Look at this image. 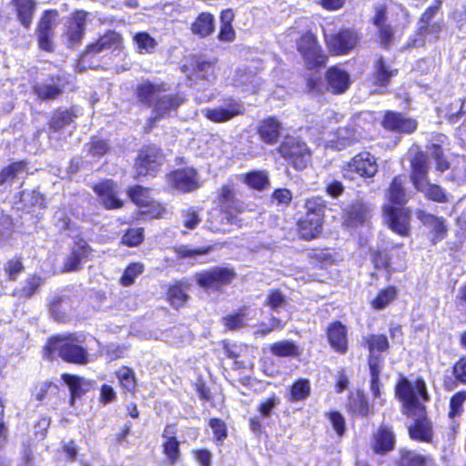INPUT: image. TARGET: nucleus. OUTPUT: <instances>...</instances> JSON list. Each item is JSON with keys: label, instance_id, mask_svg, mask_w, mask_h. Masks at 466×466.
<instances>
[{"label": "nucleus", "instance_id": "obj_20", "mask_svg": "<svg viewBox=\"0 0 466 466\" xmlns=\"http://www.w3.org/2000/svg\"><path fill=\"white\" fill-rule=\"evenodd\" d=\"M92 189L105 209L114 210L124 207V201L117 196V185L113 179L107 178L95 183Z\"/></svg>", "mask_w": 466, "mask_h": 466}, {"label": "nucleus", "instance_id": "obj_25", "mask_svg": "<svg viewBox=\"0 0 466 466\" xmlns=\"http://www.w3.org/2000/svg\"><path fill=\"white\" fill-rule=\"evenodd\" d=\"M326 89L333 95L344 94L350 86L349 72L338 65L329 66L325 74Z\"/></svg>", "mask_w": 466, "mask_h": 466}, {"label": "nucleus", "instance_id": "obj_52", "mask_svg": "<svg viewBox=\"0 0 466 466\" xmlns=\"http://www.w3.org/2000/svg\"><path fill=\"white\" fill-rule=\"evenodd\" d=\"M27 161L25 159L12 161L0 169V186L13 184L18 176L27 169Z\"/></svg>", "mask_w": 466, "mask_h": 466}, {"label": "nucleus", "instance_id": "obj_45", "mask_svg": "<svg viewBox=\"0 0 466 466\" xmlns=\"http://www.w3.org/2000/svg\"><path fill=\"white\" fill-rule=\"evenodd\" d=\"M369 370L370 374V391L375 399H380L381 396L380 377L383 367V357L381 356H371L368 357L367 360Z\"/></svg>", "mask_w": 466, "mask_h": 466}, {"label": "nucleus", "instance_id": "obj_4", "mask_svg": "<svg viewBox=\"0 0 466 466\" xmlns=\"http://www.w3.org/2000/svg\"><path fill=\"white\" fill-rule=\"evenodd\" d=\"M295 50L307 71L319 72L329 64V54L311 29H307L299 35L295 40Z\"/></svg>", "mask_w": 466, "mask_h": 466}, {"label": "nucleus", "instance_id": "obj_29", "mask_svg": "<svg viewBox=\"0 0 466 466\" xmlns=\"http://www.w3.org/2000/svg\"><path fill=\"white\" fill-rule=\"evenodd\" d=\"M92 248L83 238L75 240V245L71 248L67 257L63 264L64 272L77 271L81 268L82 261L89 257Z\"/></svg>", "mask_w": 466, "mask_h": 466}, {"label": "nucleus", "instance_id": "obj_7", "mask_svg": "<svg viewBox=\"0 0 466 466\" xmlns=\"http://www.w3.org/2000/svg\"><path fill=\"white\" fill-rule=\"evenodd\" d=\"M275 150L296 171L305 170L312 160V151L300 137L285 136Z\"/></svg>", "mask_w": 466, "mask_h": 466}, {"label": "nucleus", "instance_id": "obj_42", "mask_svg": "<svg viewBox=\"0 0 466 466\" xmlns=\"http://www.w3.org/2000/svg\"><path fill=\"white\" fill-rule=\"evenodd\" d=\"M121 392L134 396L137 392V380L134 370L128 366H121L115 371Z\"/></svg>", "mask_w": 466, "mask_h": 466}, {"label": "nucleus", "instance_id": "obj_53", "mask_svg": "<svg viewBox=\"0 0 466 466\" xmlns=\"http://www.w3.org/2000/svg\"><path fill=\"white\" fill-rule=\"evenodd\" d=\"M362 344L370 353L368 357L380 356L376 353L386 352L390 347L388 337L382 333L370 334L364 337Z\"/></svg>", "mask_w": 466, "mask_h": 466}, {"label": "nucleus", "instance_id": "obj_9", "mask_svg": "<svg viewBox=\"0 0 466 466\" xmlns=\"http://www.w3.org/2000/svg\"><path fill=\"white\" fill-rule=\"evenodd\" d=\"M379 171L376 157L370 151H360L350 157L341 167L343 178L355 180L356 178H373Z\"/></svg>", "mask_w": 466, "mask_h": 466}, {"label": "nucleus", "instance_id": "obj_22", "mask_svg": "<svg viewBox=\"0 0 466 466\" xmlns=\"http://www.w3.org/2000/svg\"><path fill=\"white\" fill-rule=\"evenodd\" d=\"M283 130V124L277 116H268L257 124L255 134L260 142L274 146L279 143Z\"/></svg>", "mask_w": 466, "mask_h": 466}, {"label": "nucleus", "instance_id": "obj_6", "mask_svg": "<svg viewBox=\"0 0 466 466\" xmlns=\"http://www.w3.org/2000/svg\"><path fill=\"white\" fill-rule=\"evenodd\" d=\"M166 155L163 149L155 143L143 145L137 152L133 161V178L156 177L164 165Z\"/></svg>", "mask_w": 466, "mask_h": 466}, {"label": "nucleus", "instance_id": "obj_51", "mask_svg": "<svg viewBox=\"0 0 466 466\" xmlns=\"http://www.w3.org/2000/svg\"><path fill=\"white\" fill-rule=\"evenodd\" d=\"M241 181L249 188L263 191L269 187L270 181L265 170H252L241 175Z\"/></svg>", "mask_w": 466, "mask_h": 466}, {"label": "nucleus", "instance_id": "obj_23", "mask_svg": "<svg viewBox=\"0 0 466 466\" xmlns=\"http://www.w3.org/2000/svg\"><path fill=\"white\" fill-rule=\"evenodd\" d=\"M381 126L384 129L400 134H412L418 127V122L400 112L387 110L384 112Z\"/></svg>", "mask_w": 466, "mask_h": 466}, {"label": "nucleus", "instance_id": "obj_16", "mask_svg": "<svg viewBox=\"0 0 466 466\" xmlns=\"http://www.w3.org/2000/svg\"><path fill=\"white\" fill-rule=\"evenodd\" d=\"M168 185L180 193H189L200 187L198 170L193 167L175 168L166 175Z\"/></svg>", "mask_w": 466, "mask_h": 466}, {"label": "nucleus", "instance_id": "obj_3", "mask_svg": "<svg viewBox=\"0 0 466 466\" xmlns=\"http://www.w3.org/2000/svg\"><path fill=\"white\" fill-rule=\"evenodd\" d=\"M295 50L307 71L319 72L329 64V54L311 29H307L299 35L295 40Z\"/></svg>", "mask_w": 466, "mask_h": 466}, {"label": "nucleus", "instance_id": "obj_1", "mask_svg": "<svg viewBox=\"0 0 466 466\" xmlns=\"http://www.w3.org/2000/svg\"><path fill=\"white\" fill-rule=\"evenodd\" d=\"M395 395L402 403L403 414L413 418L408 427L410 439L417 442L432 443L433 422L428 415L426 406L419 401V398L424 402L430 400L424 379L418 377L411 384L406 377H400L395 386Z\"/></svg>", "mask_w": 466, "mask_h": 466}, {"label": "nucleus", "instance_id": "obj_48", "mask_svg": "<svg viewBox=\"0 0 466 466\" xmlns=\"http://www.w3.org/2000/svg\"><path fill=\"white\" fill-rule=\"evenodd\" d=\"M76 117V113L73 107L68 109L56 108L48 120V127L54 132H58L73 123Z\"/></svg>", "mask_w": 466, "mask_h": 466}, {"label": "nucleus", "instance_id": "obj_13", "mask_svg": "<svg viewBox=\"0 0 466 466\" xmlns=\"http://www.w3.org/2000/svg\"><path fill=\"white\" fill-rule=\"evenodd\" d=\"M236 276L234 268L216 266L197 273L195 279L202 289L220 290L223 287L230 285Z\"/></svg>", "mask_w": 466, "mask_h": 466}, {"label": "nucleus", "instance_id": "obj_64", "mask_svg": "<svg viewBox=\"0 0 466 466\" xmlns=\"http://www.w3.org/2000/svg\"><path fill=\"white\" fill-rule=\"evenodd\" d=\"M139 53L150 54L156 48L157 43L147 32H137L133 36Z\"/></svg>", "mask_w": 466, "mask_h": 466}, {"label": "nucleus", "instance_id": "obj_8", "mask_svg": "<svg viewBox=\"0 0 466 466\" xmlns=\"http://www.w3.org/2000/svg\"><path fill=\"white\" fill-rule=\"evenodd\" d=\"M215 201L228 224L241 227L238 214L243 213L246 207L237 198L236 184L232 180H228L218 188Z\"/></svg>", "mask_w": 466, "mask_h": 466}, {"label": "nucleus", "instance_id": "obj_31", "mask_svg": "<svg viewBox=\"0 0 466 466\" xmlns=\"http://www.w3.org/2000/svg\"><path fill=\"white\" fill-rule=\"evenodd\" d=\"M395 466H439L430 454H423L417 450L401 448L395 461Z\"/></svg>", "mask_w": 466, "mask_h": 466}, {"label": "nucleus", "instance_id": "obj_35", "mask_svg": "<svg viewBox=\"0 0 466 466\" xmlns=\"http://www.w3.org/2000/svg\"><path fill=\"white\" fill-rule=\"evenodd\" d=\"M189 287L190 284L187 280H176L168 285L166 289V299L170 306L175 309L184 307L189 299Z\"/></svg>", "mask_w": 466, "mask_h": 466}, {"label": "nucleus", "instance_id": "obj_43", "mask_svg": "<svg viewBox=\"0 0 466 466\" xmlns=\"http://www.w3.org/2000/svg\"><path fill=\"white\" fill-rule=\"evenodd\" d=\"M452 378L443 380V388L452 390L459 385H466V356H461L451 366Z\"/></svg>", "mask_w": 466, "mask_h": 466}, {"label": "nucleus", "instance_id": "obj_12", "mask_svg": "<svg viewBox=\"0 0 466 466\" xmlns=\"http://www.w3.org/2000/svg\"><path fill=\"white\" fill-rule=\"evenodd\" d=\"M323 39L329 56H341L350 54L358 46L360 35L354 28L342 27L333 34H323Z\"/></svg>", "mask_w": 466, "mask_h": 466}, {"label": "nucleus", "instance_id": "obj_58", "mask_svg": "<svg viewBox=\"0 0 466 466\" xmlns=\"http://www.w3.org/2000/svg\"><path fill=\"white\" fill-rule=\"evenodd\" d=\"M431 158L435 162V168L439 172H445L451 168V164L445 156L444 149L440 144L433 143L429 147Z\"/></svg>", "mask_w": 466, "mask_h": 466}, {"label": "nucleus", "instance_id": "obj_44", "mask_svg": "<svg viewBox=\"0 0 466 466\" xmlns=\"http://www.w3.org/2000/svg\"><path fill=\"white\" fill-rule=\"evenodd\" d=\"M190 30L201 38L209 36L215 30L214 15L209 12H201L192 22Z\"/></svg>", "mask_w": 466, "mask_h": 466}, {"label": "nucleus", "instance_id": "obj_46", "mask_svg": "<svg viewBox=\"0 0 466 466\" xmlns=\"http://www.w3.org/2000/svg\"><path fill=\"white\" fill-rule=\"evenodd\" d=\"M235 15L232 9L228 8L220 12L219 15V30L218 39L221 42H232L236 38V31L233 27V20Z\"/></svg>", "mask_w": 466, "mask_h": 466}, {"label": "nucleus", "instance_id": "obj_24", "mask_svg": "<svg viewBox=\"0 0 466 466\" xmlns=\"http://www.w3.org/2000/svg\"><path fill=\"white\" fill-rule=\"evenodd\" d=\"M49 83L35 85L32 92L40 101L46 102L57 99L66 89L67 84L66 77L61 75H50Z\"/></svg>", "mask_w": 466, "mask_h": 466}, {"label": "nucleus", "instance_id": "obj_34", "mask_svg": "<svg viewBox=\"0 0 466 466\" xmlns=\"http://www.w3.org/2000/svg\"><path fill=\"white\" fill-rule=\"evenodd\" d=\"M61 379L68 386L70 406H75L76 400L81 399L92 387L91 381L78 375L63 373Z\"/></svg>", "mask_w": 466, "mask_h": 466}, {"label": "nucleus", "instance_id": "obj_37", "mask_svg": "<svg viewBox=\"0 0 466 466\" xmlns=\"http://www.w3.org/2000/svg\"><path fill=\"white\" fill-rule=\"evenodd\" d=\"M11 4L15 8L16 18L21 24V25L25 29H29L32 25L34 15L36 11V1L11 0Z\"/></svg>", "mask_w": 466, "mask_h": 466}, {"label": "nucleus", "instance_id": "obj_10", "mask_svg": "<svg viewBox=\"0 0 466 466\" xmlns=\"http://www.w3.org/2000/svg\"><path fill=\"white\" fill-rule=\"evenodd\" d=\"M307 264L300 267L298 272L304 273L306 280L323 282L328 268L334 265L335 258L328 248H315L307 253Z\"/></svg>", "mask_w": 466, "mask_h": 466}, {"label": "nucleus", "instance_id": "obj_56", "mask_svg": "<svg viewBox=\"0 0 466 466\" xmlns=\"http://www.w3.org/2000/svg\"><path fill=\"white\" fill-rule=\"evenodd\" d=\"M424 198L432 202L445 204L449 202V197L446 190L440 185L430 183L429 181L422 186Z\"/></svg>", "mask_w": 466, "mask_h": 466}, {"label": "nucleus", "instance_id": "obj_60", "mask_svg": "<svg viewBox=\"0 0 466 466\" xmlns=\"http://www.w3.org/2000/svg\"><path fill=\"white\" fill-rule=\"evenodd\" d=\"M144 228H127L121 237L120 243L128 248L138 247L145 239Z\"/></svg>", "mask_w": 466, "mask_h": 466}, {"label": "nucleus", "instance_id": "obj_38", "mask_svg": "<svg viewBox=\"0 0 466 466\" xmlns=\"http://www.w3.org/2000/svg\"><path fill=\"white\" fill-rule=\"evenodd\" d=\"M345 221L349 226L358 227L363 225L370 217L369 206L362 201L352 202L345 209Z\"/></svg>", "mask_w": 466, "mask_h": 466}, {"label": "nucleus", "instance_id": "obj_47", "mask_svg": "<svg viewBox=\"0 0 466 466\" xmlns=\"http://www.w3.org/2000/svg\"><path fill=\"white\" fill-rule=\"evenodd\" d=\"M25 271L24 257L21 254L14 255L3 264V272L7 282H16Z\"/></svg>", "mask_w": 466, "mask_h": 466}, {"label": "nucleus", "instance_id": "obj_14", "mask_svg": "<svg viewBox=\"0 0 466 466\" xmlns=\"http://www.w3.org/2000/svg\"><path fill=\"white\" fill-rule=\"evenodd\" d=\"M222 103L220 106L204 109V117L212 123L221 124L245 114L243 103L232 96L224 97Z\"/></svg>", "mask_w": 466, "mask_h": 466}, {"label": "nucleus", "instance_id": "obj_2", "mask_svg": "<svg viewBox=\"0 0 466 466\" xmlns=\"http://www.w3.org/2000/svg\"><path fill=\"white\" fill-rule=\"evenodd\" d=\"M167 90L165 82L155 83L146 79L135 86L134 96L140 106L152 109L154 119H162L168 117L186 101L182 93L165 94Z\"/></svg>", "mask_w": 466, "mask_h": 466}, {"label": "nucleus", "instance_id": "obj_11", "mask_svg": "<svg viewBox=\"0 0 466 466\" xmlns=\"http://www.w3.org/2000/svg\"><path fill=\"white\" fill-rule=\"evenodd\" d=\"M59 12L50 8L42 12L35 28V38L38 48L46 53L56 49V28L58 25Z\"/></svg>", "mask_w": 466, "mask_h": 466}, {"label": "nucleus", "instance_id": "obj_49", "mask_svg": "<svg viewBox=\"0 0 466 466\" xmlns=\"http://www.w3.org/2000/svg\"><path fill=\"white\" fill-rule=\"evenodd\" d=\"M327 201L321 196H312L304 200V216L325 221Z\"/></svg>", "mask_w": 466, "mask_h": 466}, {"label": "nucleus", "instance_id": "obj_30", "mask_svg": "<svg viewBox=\"0 0 466 466\" xmlns=\"http://www.w3.org/2000/svg\"><path fill=\"white\" fill-rule=\"evenodd\" d=\"M325 221L301 215L296 221V233L299 239L311 241L323 234Z\"/></svg>", "mask_w": 466, "mask_h": 466}, {"label": "nucleus", "instance_id": "obj_5", "mask_svg": "<svg viewBox=\"0 0 466 466\" xmlns=\"http://www.w3.org/2000/svg\"><path fill=\"white\" fill-rule=\"evenodd\" d=\"M78 342L74 333L56 334L47 339L45 349L66 363L86 365L90 361V355L87 349Z\"/></svg>", "mask_w": 466, "mask_h": 466}, {"label": "nucleus", "instance_id": "obj_50", "mask_svg": "<svg viewBox=\"0 0 466 466\" xmlns=\"http://www.w3.org/2000/svg\"><path fill=\"white\" fill-rule=\"evenodd\" d=\"M44 282L45 279L41 275L37 273L30 274L25 278L22 286L14 290V294L19 299H29L36 294Z\"/></svg>", "mask_w": 466, "mask_h": 466}, {"label": "nucleus", "instance_id": "obj_57", "mask_svg": "<svg viewBox=\"0 0 466 466\" xmlns=\"http://www.w3.org/2000/svg\"><path fill=\"white\" fill-rule=\"evenodd\" d=\"M144 264L141 262L129 263L119 279V284L123 287H129L135 283L136 279L143 273Z\"/></svg>", "mask_w": 466, "mask_h": 466}, {"label": "nucleus", "instance_id": "obj_55", "mask_svg": "<svg viewBox=\"0 0 466 466\" xmlns=\"http://www.w3.org/2000/svg\"><path fill=\"white\" fill-rule=\"evenodd\" d=\"M374 37L380 48L389 50L395 40L394 26L390 23L376 26Z\"/></svg>", "mask_w": 466, "mask_h": 466}, {"label": "nucleus", "instance_id": "obj_26", "mask_svg": "<svg viewBox=\"0 0 466 466\" xmlns=\"http://www.w3.org/2000/svg\"><path fill=\"white\" fill-rule=\"evenodd\" d=\"M385 205L406 206L410 199V193L407 187L405 176H394L385 190Z\"/></svg>", "mask_w": 466, "mask_h": 466}, {"label": "nucleus", "instance_id": "obj_63", "mask_svg": "<svg viewBox=\"0 0 466 466\" xmlns=\"http://www.w3.org/2000/svg\"><path fill=\"white\" fill-rule=\"evenodd\" d=\"M149 192V187H146L141 185H134L127 189V194L129 199L138 208L145 206L146 202L150 199Z\"/></svg>", "mask_w": 466, "mask_h": 466}, {"label": "nucleus", "instance_id": "obj_39", "mask_svg": "<svg viewBox=\"0 0 466 466\" xmlns=\"http://www.w3.org/2000/svg\"><path fill=\"white\" fill-rule=\"evenodd\" d=\"M311 393V385L308 378L295 380L288 388L286 399L289 403L303 402Z\"/></svg>", "mask_w": 466, "mask_h": 466}, {"label": "nucleus", "instance_id": "obj_28", "mask_svg": "<svg viewBox=\"0 0 466 466\" xmlns=\"http://www.w3.org/2000/svg\"><path fill=\"white\" fill-rule=\"evenodd\" d=\"M326 337L330 348L344 355L349 350L348 329L340 320L331 321L326 329Z\"/></svg>", "mask_w": 466, "mask_h": 466}, {"label": "nucleus", "instance_id": "obj_15", "mask_svg": "<svg viewBox=\"0 0 466 466\" xmlns=\"http://www.w3.org/2000/svg\"><path fill=\"white\" fill-rule=\"evenodd\" d=\"M382 215L388 227L396 234L407 237L410 233L411 210L405 206L383 205Z\"/></svg>", "mask_w": 466, "mask_h": 466}, {"label": "nucleus", "instance_id": "obj_17", "mask_svg": "<svg viewBox=\"0 0 466 466\" xmlns=\"http://www.w3.org/2000/svg\"><path fill=\"white\" fill-rule=\"evenodd\" d=\"M88 13L83 9L74 10L66 19L65 37L69 47L78 46L85 37Z\"/></svg>", "mask_w": 466, "mask_h": 466}, {"label": "nucleus", "instance_id": "obj_62", "mask_svg": "<svg viewBox=\"0 0 466 466\" xmlns=\"http://www.w3.org/2000/svg\"><path fill=\"white\" fill-rule=\"evenodd\" d=\"M246 308L239 309L237 312L229 313L223 317L222 323L228 330H238L245 326Z\"/></svg>", "mask_w": 466, "mask_h": 466}, {"label": "nucleus", "instance_id": "obj_36", "mask_svg": "<svg viewBox=\"0 0 466 466\" xmlns=\"http://www.w3.org/2000/svg\"><path fill=\"white\" fill-rule=\"evenodd\" d=\"M175 424H168L164 428L162 436L165 438L162 443V452L166 456L168 465L177 464L181 457L180 441L175 437L168 435L171 433L169 429Z\"/></svg>", "mask_w": 466, "mask_h": 466}, {"label": "nucleus", "instance_id": "obj_32", "mask_svg": "<svg viewBox=\"0 0 466 466\" xmlns=\"http://www.w3.org/2000/svg\"><path fill=\"white\" fill-rule=\"evenodd\" d=\"M346 410L351 417L366 418L372 413L369 400L363 390H356L348 394Z\"/></svg>", "mask_w": 466, "mask_h": 466}, {"label": "nucleus", "instance_id": "obj_33", "mask_svg": "<svg viewBox=\"0 0 466 466\" xmlns=\"http://www.w3.org/2000/svg\"><path fill=\"white\" fill-rule=\"evenodd\" d=\"M399 74L398 68H392L382 56H379L373 65L371 79L373 85L380 87H386L390 85L391 78Z\"/></svg>", "mask_w": 466, "mask_h": 466}, {"label": "nucleus", "instance_id": "obj_54", "mask_svg": "<svg viewBox=\"0 0 466 466\" xmlns=\"http://www.w3.org/2000/svg\"><path fill=\"white\" fill-rule=\"evenodd\" d=\"M270 353L278 358H299V347L289 339L279 340L269 345Z\"/></svg>", "mask_w": 466, "mask_h": 466}, {"label": "nucleus", "instance_id": "obj_61", "mask_svg": "<svg viewBox=\"0 0 466 466\" xmlns=\"http://www.w3.org/2000/svg\"><path fill=\"white\" fill-rule=\"evenodd\" d=\"M64 299L61 296H55L48 304V309L54 319L60 323L69 320L66 307L63 305Z\"/></svg>", "mask_w": 466, "mask_h": 466}, {"label": "nucleus", "instance_id": "obj_59", "mask_svg": "<svg viewBox=\"0 0 466 466\" xmlns=\"http://www.w3.org/2000/svg\"><path fill=\"white\" fill-rule=\"evenodd\" d=\"M466 401V390H461L450 398L448 417L455 419L461 417L464 411L463 405Z\"/></svg>", "mask_w": 466, "mask_h": 466}, {"label": "nucleus", "instance_id": "obj_27", "mask_svg": "<svg viewBox=\"0 0 466 466\" xmlns=\"http://www.w3.org/2000/svg\"><path fill=\"white\" fill-rule=\"evenodd\" d=\"M430 163L422 151H417L410 158V179L417 191H422V186L428 182Z\"/></svg>", "mask_w": 466, "mask_h": 466}, {"label": "nucleus", "instance_id": "obj_21", "mask_svg": "<svg viewBox=\"0 0 466 466\" xmlns=\"http://www.w3.org/2000/svg\"><path fill=\"white\" fill-rule=\"evenodd\" d=\"M442 0H433L432 3L422 12L418 20L416 35L423 38L431 35L435 39H439L442 29L440 23L432 22L433 17L441 10Z\"/></svg>", "mask_w": 466, "mask_h": 466}, {"label": "nucleus", "instance_id": "obj_19", "mask_svg": "<svg viewBox=\"0 0 466 466\" xmlns=\"http://www.w3.org/2000/svg\"><path fill=\"white\" fill-rule=\"evenodd\" d=\"M215 66L216 60L203 59L201 56H194L187 65L182 66L181 71L187 74L190 81H209L216 78Z\"/></svg>", "mask_w": 466, "mask_h": 466}, {"label": "nucleus", "instance_id": "obj_18", "mask_svg": "<svg viewBox=\"0 0 466 466\" xmlns=\"http://www.w3.org/2000/svg\"><path fill=\"white\" fill-rule=\"evenodd\" d=\"M396 442L393 426L382 421L372 432L370 447L374 454L386 455L395 450Z\"/></svg>", "mask_w": 466, "mask_h": 466}, {"label": "nucleus", "instance_id": "obj_41", "mask_svg": "<svg viewBox=\"0 0 466 466\" xmlns=\"http://www.w3.org/2000/svg\"><path fill=\"white\" fill-rule=\"evenodd\" d=\"M398 288L395 285H387L378 290L369 304L374 310H382L390 306L398 299Z\"/></svg>", "mask_w": 466, "mask_h": 466}, {"label": "nucleus", "instance_id": "obj_40", "mask_svg": "<svg viewBox=\"0 0 466 466\" xmlns=\"http://www.w3.org/2000/svg\"><path fill=\"white\" fill-rule=\"evenodd\" d=\"M122 40L120 33L115 30H107L96 42L86 46V52L100 53L104 50L118 48L121 46Z\"/></svg>", "mask_w": 466, "mask_h": 466}]
</instances>
